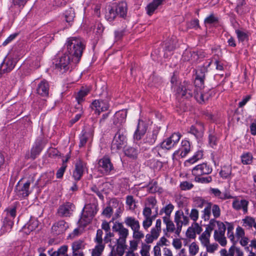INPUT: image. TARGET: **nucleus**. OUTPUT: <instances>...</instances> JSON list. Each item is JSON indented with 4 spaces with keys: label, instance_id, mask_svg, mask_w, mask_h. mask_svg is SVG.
<instances>
[{
    "label": "nucleus",
    "instance_id": "nucleus-1",
    "mask_svg": "<svg viewBox=\"0 0 256 256\" xmlns=\"http://www.w3.org/2000/svg\"><path fill=\"white\" fill-rule=\"evenodd\" d=\"M64 47L66 48L64 53L71 58L72 62L78 63L86 48L84 41L80 38L70 37L67 39Z\"/></svg>",
    "mask_w": 256,
    "mask_h": 256
},
{
    "label": "nucleus",
    "instance_id": "nucleus-2",
    "mask_svg": "<svg viewBox=\"0 0 256 256\" xmlns=\"http://www.w3.org/2000/svg\"><path fill=\"white\" fill-rule=\"evenodd\" d=\"M214 60V64L216 66V69L218 70L222 71L224 70L223 64L219 61L215 57H213L212 59L208 60V64L206 66L204 65L200 67L196 72V76L194 83L196 86L200 88L204 87V82L205 80V74L208 72V68L210 66Z\"/></svg>",
    "mask_w": 256,
    "mask_h": 256
},
{
    "label": "nucleus",
    "instance_id": "nucleus-3",
    "mask_svg": "<svg viewBox=\"0 0 256 256\" xmlns=\"http://www.w3.org/2000/svg\"><path fill=\"white\" fill-rule=\"evenodd\" d=\"M116 133L112 139L111 148L118 150L124 148L127 144V131L125 126H120L116 130Z\"/></svg>",
    "mask_w": 256,
    "mask_h": 256
},
{
    "label": "nucleus",
    "instance_id": "nucleus-4",
    "mask_svg": "<svg viewBox=\"0 0 256 256\" xmlns=\"http://www.w3.org/2000/svg\"><path fill=\"white\" fill-rule=\"evenodd\" d=\"M127 10L126 3L122 2L108 8V12L106 14V18L109 22L114 20L117 16L124 18L126 16Z\"/></svg>",
    "mask_w": 256,
    "mask_h": 256
},
{
    "label": "nucleus",
    "instance_id": "nucleus-5",
    "mask_svg": "<svg viewBox=\"0 0 256 256\" xmlns=\"http://www.w3.org/2000/svg\"><path fill=\"white\" fill-rule=\"evenodd\" d=\"M55 70L60 74H64L70 70L72 67L71 58L66 53L60 56L58 60L55 61Z\"/></svg>",
    "mask_w": 256,
    "mask_h": 256
},
{
    "label": "nucleus",
    "instance_id": "nucleus-6",
    "mask_svg": "<svg viewBox=\"0 0 256 256\" xmlns=\"http://www.w3.org/2000/svg\"><path fill=\"white\" fill-rule=\"evenodd\" d=\"M212 212L214 218H217L220 216V209L218 205L210 202L202 212V218L204 221L209 220Z\"/></svg>",
    "mask_w": 256,
    "mask_h": 256
},
{
    "label": "nucleus",
    "instance_id": "nucleus-7",
    "mask_svg": "<svg viewBox=\"0 0 256 256\" xmlns=\"http://www.w3.org/2000/svg\"><path fill=\"white\" fill-rule=\"evenodd\" d=\"M112 230L118 232L119 238L117 240L118 243L125 244L126 238L128 235V230L124 227L122 223L116 222L112 228Z\"/></svg>",
    "mask_w": 256,
    "mask_h": 256
},
{
    "label": "nucleus",
    "instance_id": "nucleus-8",
    "mask_svg": "<svg viewBox=\"0 0 256 256\" xmlns=\"http://www.w3.org/2000/svg\"><path fill=\"white\" fill-rule=\"evenodd\" d=\"M30 184V180H28L23 184L20 180L18 182L16 186L14 192L18 198H22L28 196L30 193L29 190Z\"/></svg>",
    "mask_w": 256,
    "mask_h": 256
},
{
    "label": "nucleus",
    "instance_id": "nucleus-9",
    "mask_svg": "<svg viewBox=\"0 0 256 256\" xmlns=\"http://www.w3.org/2000/svg\"><path fill=\"white\" fill-rule=\"evenodd\" d=\"M181 134L179 132H174L170 137L164 140L160 143V147L162 149L170 150L174 146L179 142Z\"/></svg>",
    "mask_w": 256,
    "mask_h": 256
},
{
    "label": "nucleus",
    "instance_id": "nucleus-10",
    "mask_svg": "<svg viewBox=\"0 0 256 256\" xmlns=\"http://www.w3.org/2000/svg\"><path fill=\"white\" fill-rule=\"evenodd\" d=\"M174 222L176 226V233L178 234L182 230V226L188 224L189 218L184 216L182 211L178 210L174 214Z\"/></svg>",
    "mask_w": 256,
    "mask_h": 256
},
{
    "label": "nucleus",
    "instance_id": "nucleus-11",
    "mask_svg": "<svg viewBox=\"0 0 256 256\" xmlns=\"http://www.w3.org/2000/svg\"><path fill=\"white\" fill-rule=\"evenodd\" d=\"M98 168L102 174L108 175L114 170V168L110 158L107 156H104L99 160Z\"/></svg>",
    "mask_w": 256,
    "mask_h": 256
},
{
    "label": "nucleus",
    "instance_id": "nucleus-12",
    "mask_svg": "<svg viewBox=\"0 0 256 256\" xmlns=\"http://www.w3.org/2000/svg\"><path fill=\"white\" fill-rule=\"evenodd\" d=\"M18 60L11 56L6 57L0 66V74L10 72L14 68Z\"/></svg>",
    "mask_w": 256,
    "mask_h": 256
},
{
    "label": "nucleus",
    "instance_id": "nucleus-13",
    "mask_svg": "<svg viewBox=\"0 0 256 256\" xmlns=\"http://www.w3.org/2000/svg\"><path fill=\"white\" fill-rule=\"evenodd\" d=\"M193 86L190 84L184 82L176 89V94L178 96L189 98L192 96Z\"/></svg>",
    "mask_w": 256,
    "mask_h": 256
},
{
    "label": "nucleus",
    "instance_id": "nucleus-14",
    "mask_svg": "<svg viewBox=\"0 0 256 256\" xmlns=\"http://www.w3.org/2000/svg\"><path fill=\"white\" fill-rule=\"evenodd\" d=\"M161 224V220L160 219L156 220L155 226L152 228L150 234H148L146 236V243H152L154 240L158 238L162 230Z\"/></svg>",
    "mask_w": 256,
    "mask_h": 256
},
{
    "label": "nucleus",
    "instance_id": "nucleus-15",
    "mask_svg": "<svg viewBox=\"0 0 256 256\" xmlns=\"http://www.w3.org/2000/svg\"><path fill=\"white\" fill-rule=\"evenodd\" d=\"M90 107L96 114L100 115L102 112L108 110L110 106L106 100H96L92 102Z\"/></svg>",
    "mask_w": 256,
    "mask_h": 256
},
{
    "label": "nucleus",
    "instance_id": "nucleus-16",
    "mask_svg": "<svg viewBox=\"0 0 256 256\" xmlns=\"http://www.w3.org/2000/svg\"><path fill=\"white\" fill-rule=\"evenodd\" d=\"M86 169V164L80 159L77 160L74 164V170L72 173V177L74 180H80Z\"/></svg>",
    "mask_w": 256,
    "mask_h": 256
},
{
    "label": "nucleus",
    "instance_id": "nucleus-17",
    "mask_svg": "<svg viewBox=\"0 0 256 256\" xmlns=\"http://www.w3.org/2000/svg\"><path fill=\"white\" fill-rule=\"evenodd\" d=\"M212 168L206 163L198 164L192 170V174L195 176L208 174L212 172Z\"/></svg>",
    "mask_w": 256,
    "mask_h": 256
},
{
    "label": "nucleus",
    "instance_id": "nucleus-18",
    "mask_svg": "<svg viewBox=\"0 0 256 256\" xmlns=\"http://www.w3.org/2000/svg\"><path fill=\"white\" fill-rule=\"evenodd\" d=\"M126 117V112L120 111L116 112L114 116L113 124L116 126V130H117L120 126H124V124Z\"/></svg>",
    "mask_w": 256,
    "mask_h": 256
},
{
    "label": "nucleus",
    "instance_id": "nucleus-19",
    "mask_svg": "<svg viewBox=\"0 0 256 256\" xmlns=\"http://www.w3.org/2000/svg\"><path fill=\"white\" fill-rule=\"evenodd\" d=\"M190 151V142L187 140H183L181 142V146L178 150H176L174 156L180 155L181 158L185 157Z\"/></svg>",
    "mask_w": 256,
    "mask_h": 256
},
{
    "label": "nucleus",
    "instance_id": "nucleus-20",
    "mask_svg": "<svg viewBox=\"0 0 256 256\" xmlns=\"http://www.w3.org/2000/svg\"><path fill=\"white\" fill-rule=\"evenodd\" d=\"M74 208L72 203L67 202L59 207L58 212L60 216H68L72 214Z\"/></svg>",
    "mask_w": 256,
    "mask_h": 256
},
{
    "label": "nucleus",
    "instance_id": "nucleus-21",
    "mask_svg": "<svg viewBox=\"0 0 256 256\" xmlns=\"http://www.w3.org/2000/svg\"><path fill=\"white\" fill-rule=\"evenodd\" d=\"M204 130V124L199 122L196 126H192L188 130V132L194 135L197 139H200L203 136Z\"/></svg>",
    "mask_w": 256,
    "mask_h": 256
},
{
    "label": "nucleus",
    "instance_id": "nucleus-22",
    "mask_svg": "<svg viewBox=\"0 0 256 256\" xmlns=\"http://www.w3.org/2000/svg\"><path fill=\"white\" fill-rule=\"evenodd\" d=\"M68 228V224L66 222L60 220L52 226V230L54 234L58 235L64 233Z\"/></svg>",
    "mask_w": 256,
    "mask_h": 256
},
{
    "label": "nucleus",
    "instance_id": "nucleus-23",
    "mask_svg": "<svg viewBox=\"0 0 256 256\" xmlns=\"http://www.w3.org/2000/svg\"><path fill=\"white\" fill-rule=\"evenodd\" d=\"M43 148L44 145L42 140H36L32 148L30 157L33 160L35 159L40 154Z\"/></svg>",
    "mask_w": 256,
    "mask_h": 256
},
{
    "label": "nucleus",
    "instance_id": "nucleus-24",
    "mask_svg": "<svg viewBox=\"0 0 256 256\" xmlns=\"http://www.w3.org/2000/svg\"><path fill=\"white\" fill-rule=\"evenodd\" d=\"M160 129L156 128L152 132H148L144 140V142L150 146L153 145L156 141Z\"/></svg>",
    "mask_w": 256,
    "mask_h": 256
},
{
    "label": "nucleus",
    "instance_id": "nucleus-25",
    "mask_svg": "<svg viewBox=\"0 0 256 256\" xmlns=\"http://www.w3.org/2000/svg\"><path fill=\"white\" fill-rule=\"evenodd\" d=\"M37 93L42 96H46L48 95L49 84L47 81L42 80L38 84L36 88Z\"/></svg>",
    "mask_w": 256,
    "mask_h": 256
},
{
    "label": "nucleus",
    "instance_id": "nucleus-26",
    "mask_svg": "<svg viewBox=\"0 0 256 256\" xmlns=\"http://www.w3.org/2000/svg\"><path fill=\"white\" fill-rule=\"evenodd\" d=\"M146 132V128L145 124L140 122H138L137 128L134 134V140H139L144 135Z\"/></svg>",
    "mask_w": 256,
    "mask_h": 256
},
{
    "label": "nucleus",
    "instance_id": "nucleus-27",
    "mask_svg": "<svg viewBox=\"0 0 256 256\" xmlns=\"http://www.w3.org/2000/svg\"><path fill=\"white\" fill-rule=\"evenodd\" d=\"M182 58L183 61L185 62L194 61L198 58V56L196 52L190 49H186L183 52Z\"/></svg>",
    "mask_w": 256,
    "mask_h": 256
},
{
    "label": "nucleus",
    "instance_id": "nucleus-28",
    "mask_svg": "<svg viewBox=\"0 0 256 256\" xmlns=\"http://www.w3.org/2000/svg\"><path fill=\"white\" fill-rule=\"evenodd\" d=\"M248 201L246 200H235L232 202V207L236 210H242L244 213L246 214L248 212Z\"/></svg>",
    "mask_w": 256,
    "mask_h": 256
},
{
    "label": "nucleus",
    "instance_id": "nucleus-29",
    "mask_svg": "<svg viewBox=\"0 0 256 256\" xmlns=\"http://www.w3.org/2000/svg\"><path fill=\"white\" fill-rule=\"evenodd\" d=\"M110 204H112V206H106L102 212V214L108 218L111 217L113 212L112 208H116V205L118 206V202L116 198H113L110 200Z\"/></svg>",
    "mask_w": 256,
    "mask_h": 256
},
{
    "label": "nucleus",
    "instance_id": "nucleus-30",
    "mask_svg": "<svg viewBox=\"0 0 256 256\" xmlns=\"http://www.w3.org/2000/svg\"><path fill=\"white\" fill-rule=\"evenodd\" d=\"M208 144L212 148L216 146L218 141L217 134L215 132L214 128L212 127L210 128L208 130Z\"/></svg>",
    "mask_w": 256,
    "mask_h": 256
},
{
    "label": "nucleus",
    "instance_id": "nucleus-31",
    "mask_svg": "<svg viewBox=\"0 0 256 256\" xmlns=\"http://www.w3.org/2000/svg\"><path fill=\"white\" fill-rule=\"evenodd\" d=\"M164 0H153L146 7V13L148 15H152L156 10L162 5Z\"/></svg>",
    "mask_w": 256,
    "mask_h": 256
},
{
    "label": "nucleus",
    "instance_id": "nucleus-32",
    "mask_svg": "<svg viewBox=\"0 0 256 256\" xmlns=\"http://www.w3.org/2000/svg\"><path fill=\"white\" fill-rule=\"evenodd\" d=\"M14 225L12 220L8 216H6L3 220V224L1 228L0 232L2 234H4L11 230Z\"/></svg>",
    "mask_w": 256,
    "mask_h": 256
},
{
    "label": "nucleus",
    "instance_id": "nucleus-33",
    "mask_svg": "<svg viewBox=\"0 0 256 256\" xmlns=\"http://www.w3.org/2000/svg\"><path fill=\"white\" fill-rule=\"evenodd\" d=\"M90 90L88 88H82L77 94L76 99L78 102V108L82 109L80 104L84 101V98L88 94Z\"/></svg>",
    "mask_w": 256,
    "mask_h": 256
},
{
    "label": "nucleus",
    "instance_id": "nucleus-34",
    "mask_svg": "<svg viewBox=\"0 0 256 256\" xmlns=\"http://www.w3.org/2000/svg\"><path fill=\"white\" fill-rule=\"evenodd\" d=\"M124 222L128 226L130 227L132 230L136 228H140V222L134 217L128 216L126 218Z\"/></svg>",
    "mask_w": 256,
    "mask_h": 256
},
{
    "label": "nucleus",
    "instance_id": "nucleus-35",
    "mask_svg": "<svg viewBox=\"0 0 256 256\" xmlns=\"http://www.w3.org/2000/svg\"><path fill=\"white\" fill-rule=\"evenodd\" d=\"M210 193L213 194L216 197L222 199L226 200L232 198L229 194L226 192H222L218 188H211L210 189Z\"/></svg>",
    "mask_w": 256,
    "mask_h": 256
},
{
    "label": "nucleus",
    "instance_id": "nucleus-36",
    "mask_svg": "<svg viewBox=\"0 0 256 256\" xmlns=\"http://www.w3.org/2000/svg\"><path fill=\"white\" fill-rule=\"evenodd\" d=\"M194 84L195 87L196 88V90H195L194 92V98L199 103L204 102L205 99H207L208 96H206V94H204V92L201 90L202 89L204 88V86L200 88L199 86H196L195 84Z\"/></svg>",
    "mask_w": 256,
    "mask_h": 256
},
{
    "label": "nucleus",
    "instance_id": "nucleus-37",
    "mask_svg": "<svg viewBox=\"0 0 256 256\" xmlns=\"http://www.w3.org/2000/svg\"><path fill=\"white\" fill-rule=\"evenodd\" d=\"M124 154L126 156L131 158H136L138 153V150L132 146H128L127 148H124Z\"/></svg>",
    "mask_w": 256,
    "mask_h": 256
},
{
    "label": "nucleus",
    "instance_id": "nucleus-38",
    "mask_svg": "<svg viewBox=\"0 0 256 256\" xmlns=\"http://www.w3.org/2000/svg\"><path fill=\"white\" fill-rule=\"evenodd\" d=\"M225 233L218 232L214 230V237L216 241L218 242L222 246H226L227 241L224 236Z\"/></svg>",
    "mask_w": 256,
    "mask_h": 256
},
{
    "label": "nucleus",
    "instance_id": "nucleus-39",
    "mask_svg": "<svg viewBox=\"0 0 256 256\" xmlns=\"http://www.w3.org/2000/svg\"><path fill=\"white\" fill-rule=\"evenodd\" d=\"M64 20L71 25L74 18L75 17V13L74 8H70L66 10L64 14Z\"/></svg>",
    "mask_w": 256,
    "mask_h": 256
},
{
    "label": "nucleus",
    "instance_id": "nucleus-40",
    "mask_svg": "<svg viewBox=\"0 0 256 256\" xmlns=\"http://www.w3.org/2000/svg\"><path fill=\"white\" fill-rule=\"evenodd\" d=\"M243 222L242 226L244 227H248L251 228L254 227L256 230V222L255 218L250 216H246L242 220Z\"/></svg>",
    "mask_w": 256,
    "mask_h": 256
},
{
    "label": "nucleus",
    "instance_id": "nucleus-41",
    "mask_svg": "<svg viewBox=\"0 0 256 256\" xmlns=\"http://www.w3.org/2000/svg\"><path fill=\"white\" fill-rule=\"evenodd\" d=\"M163 222L166 225V228L164 230V232H173L176 230L175 226L170 218L163 217Z\"/></svg>",
    "mask_w": 256,
    "mask_h": 256
},
{
    "label": "nucleus",
    "instance_id": "nucleus-42",
    "mask_svg": "<svg viewBox=\"0 0 256 256\" xmlns=\"http://www.w3.org/2000/svg\"><path fill=\"white\" fill-rule=\"evenodd\" d=\"M176 40L174 38H168L164 43V49L166 51L172 52L176 48Z\"/></svg>",
    "mask_w": 256,
    "mask_h": 256
},
{
    "label": "nucleus",
    "instance_id": "nucleus-43",
    "mask_svg": "<svg viewBox=\"0 0 256 256\" xmlns=\"http://www.w3.org/2000/svg\"><path fill=\"white\" fill-rule=\"evenodd\" d=\"M241 161L243 164H250L252 162L253 156L251 153H244L240 156Z\"/></svg>",
    "mask_w": 256,
    "mask_h": 256
},
{
    "label": "nucleus",
    "instance_id": "nucleus-44",
    "mask_svg": "<svg viewBox=\"0 0 256 256\" xmlns=\"http://www.w3.org/2000/svg\"><path fill=\"white\" fill-rule=\"evenodd\" d=\"M174 209V206L173 204H169L160 210V214H162L163 213H164L166 216L164 217L170 218L171 213L173 211Z\"/></svg>",
    "mask_w": 256,
    "mask_h": 256
},
{
    "label": "nucleus",
    "instance_id": "nucleus-45",
    "mask_svg": "<svg viewBox=\"0 0 256 256\" xmlns=\"http://www.w3.org/2000/svg\"><path fill=\"white\" fill-rule=\"evenodd\" d=\"M207 232L208 231L204 230V232L200 236V240L204 247H206L210 243V234Z\"/></svg>",
    "mask_w": 256,
    "mask_h": 256
},
{
    "label": "nucleus",
    "instance_id": "nucleus-46",
    "mask_svg": "<svg viewBox=\"0 0 256 256\" xmlns=\"http://www.w3.org/2000/svg\"><path fill=\"white\" fill-rule=\"evenodd\" d=\"M232 168L231 166H224L222 168V170L220 172V175L224 178H228L232 174Z\"/></svg>",
    "mask_w": 256,
    "mask_h": 256
},
{
    "label": "nucleus",
    "instance_id": "nucleus-47",
    "mask_svg": "<svg viewBox=\"0 0 256 256\" xmlns=\"http://www.w3.org/2000/svg\"><path fill=\"white\" fill-rule=\"evenodd\" d=\"M195 206L202 208L206 207L210 202H208L200 197H196L194 198Z\"/></svg>",
    "mask_w": 256,
    "mask_h": 256
},
{
    "label": "nucleus",
    "instance_id": "nucleus-48",
    "mask_svg": "<svg viewBox=\"0 0 256 256\" xmlns=\"http://www.w3.org/2000/svg\"><path fill=\"white\" fill-rule=\"evenodd\" d=\"M203 157V152L202 150L197 151L190 158L186 160L187 162L193 164Z\"/></svg>",
    "mask_w": 256,
    "mask_h": 256
},
{
    "label": "nucleus",
    "instance_id": "nucleus-49",
    "mask_svg": "<svg viewBox=\"0 0 256 256\" xmlns=\"http://www.w3.org/2000/svg\"><path fill=\"white\" fill-rule=\"evenodd\" d=\"M85 244L84 241L81 240H78L75 241L72 243V250L73 251V253L75 252H78L80 250H82L84 248Z\"/></svg>",
    "mask_w": 256,
    "mask_h": 256
},
{
    "label": "nucleus",
    "instance_id": "nucleus-50",
    "mask_svg": "<svg viewBox=\"0 0 256 256\" xmlns=\"http://www.w3.org/2000/svg\"><path fill=\"white\" fill-rule=\"evenodd\" d=\"M186 212L188 214H189V217L194 222H196L199 216V212L197 209L195 208H192L190 214H188V209H186Z\"/></svg>",
    "mask_w": 256,
    "mask_h": 256
},
{
    "label": "nucleus",
    "instance_id": "nucleus-51",
    "mask_svg": "<svg viewBox=\"0 0 256 256\" xmlns=\"http://www.w3.org/2000/svg\"><path fill=\"white\" fill-rule=\"evenodd\" d=\"M104 248L103 244H98L92 250V256H100Z\"/></svg>",
    "mask_w": 256,
    "mask_h": 256
},
{
    "label": "nucleus",
    "instance_id": "nucleus-52",
    "mask_svg": "<svg viewBox=\"0 0 256 256\" xmlns=\"http://www.w3.org/2000/svg\"><path fill=\"white\" fill-rule=\"evenodd\" d=\"M204 22L206 24H214L218 23V18L213 14H212L205 18Z\"/></svg>",
    "mask_w": 256,
    "mask_h": 256
},
{
    "label": "nucleus",
    "instance_id": "nucleus-53",
    "mask_svg": "<svg viewBox=\"0 0 256 256\" xmlns=\"http://www.w3.org/2000/svg\"><path fill=\"white\" fill-rule=\"evenodd\" d=\"M234 250V244L230 247L228 250L225 248L221 250L220 251V254L221 256H234L235 254V251Z\"/></svg>",
    "mask_w": 256,
    "mask_h": 256
},
{
    "label": "nucleus",
    "instance_id": "nucleus-54",
    "mask_svg": "<svg viewBox=\"0 0 256 256\" xmlns=\"http://www.w3.org/2000/svg\"><path fill=\"white\" fill-rule=\"evenodd\" d=\"M132 230V237L135 240H140L144 237V234L140 230V228H136Z\"/></svg>",
    "mask_w": 256,
    "mask_h": 256
},
{
    "label": "nucleus",
    "instance_id": "nucleus-55",
    "mask_svg": "<svg viewBox=\"0 0 256 256\" xmlns=\"http://www.w3.org/2000/svg\"><path fill=\"white\" fill-rule=\"evenodd\" d=\"M194 180L201 184H208L212 181V178L211 176H202L195 177Z\"/></svg>",
    "mask_w": 256,
    "mask_h": 256
},
{
    "label": "nucleus",
    "instance_id": "nucleus-56",
    "mask_svg": "<svg viewBox=\"0 0 256 256\" xmlns=\"http://www.w3.org/2000/svg\"><path fill=\"white\" fill-rule=\"evenodd\" d=\"M214 218L210 219L209 224L206 227L205 230H208V232H207L210 233V234H211L212 232L215 228L216 224L218 225V221L216 220Z\"/></svg>",
    "mask_w": 256,
    "mask_h": 256
},
{
    "label": "nucleus",
    "instance_id": "nucleus-57",
    "mask_svg": "<svg viewBox=\"0 0 256 256\" xmlns=\"http://www.w3.org/2000/svg\"><path fill=\"white\" fill-rule=\"evenodd\" d=\"M38 226V222L36 219H30L27 224L28 228L32 231L34 230Z\"/></svg>",
    "mask_w": 256,
    "mask_h": 256
},
{
    "label": "nucleus",
    "instance_id": "nucleus-58",
    "mask_svg": "<svg viewBox=\"0 0 256 256\" xmlns=\"http://www.w3.org/2000/svg\"><path fill=\"white\" fill-rule=\"evenodd\" d=\"M66 161L67 160H66L65 162H63L62 166L58 170L56 173V176L58 178H60L63 176L66 168L67 167V165L66 163Z\"/></svg>",
    "mask_w": 256,
    "mask_h": 256
},
{
    "label": "nucleus",
    "instance_id": "nucleus-59",
    "mask_svg": "<svg viewBox=\"0 0 256 256\" xmlns=\"http://www.w3.org/2000/svg\"><path fill=\"white\" fill-rule=\"evenodd\" d=\"M194 187V184L187 181H184L180 183V188L182 190H187L192 189Z\"/></svg>",
    "mask_w": 256,
    "mask_h": 256
},
{
    "label": "nucleus",
    "instance_id": "nucleus-60",
    "mask_svg": "<svg viewBox=\"0 0 256 256\" xmlns=\"http://www.w3.org/2000/svg\"><path fill=\"white\" fill-rule=\"evenodd\" d=\"M198 246L195 242H192L189 246V252L192 256H195L198 252Z\"/></svg>",
    "mask_w": 256,
    "mask_h": 256
},
{
    "label": "nucleus",
    "instance_id": "nucleus-61",
    "mask_svg": "<svg viewBox=\"0 0 256 256\" xmlns=\"http://www.w3.org/2000/svg\"><path fill=\"white\" fill-rule=\"evenodd\" d=\"M148 190L150 193H155L158 191V183L156 182H151L148 186Z\"/></svg>",
    "mask_w": 256,
    "mask_h": 256
},
{
    "label": "nucleus",
    "instance_id": "nucleus-62",
    "mask_svg": "<svg viewBox=\"0 0 256 256\" xmlns=\"http://www.w3.org/2000/svg\"><path fill=\"white\" fill-rule=\"evenodd\" d=\"M153 218H144V220L142 222V226L146 230L152 225Z\"/></svg>",
    "mask_w": 256,
    "mask_h": 256
},
{
    "label": "nucleus",
    "instance_id": "nucleus-63",
    "mask_svg": "<svg viewBox=\"0 0 256 256\" xmlns=\"http://www.w3.org/2000/svg\"><path fill=\"white\" fill-rule=\"evenodd\" d=\"M218 245L216 243L210 244V242L205 247L206 252L214 253L218 248Z\"/></svg>",
    "mask_w": 256,
    "mask_h": 256
},
{
    "label": "nucleus",
    "instance_id": "nucleus-64",
    "mask_svg": "<svg viewBox=\"0 0 256 256\" xmlns=\"http://www.w3.org/2000/svg\"><path fill=\"white\" fill-rule=\"evenodd\" d=\"M150 246L142 244V248L140 252L142 256H150Z\"/></svg>",
    "mask_w": 256,
    "mask_h": 256
}]
</instances>
